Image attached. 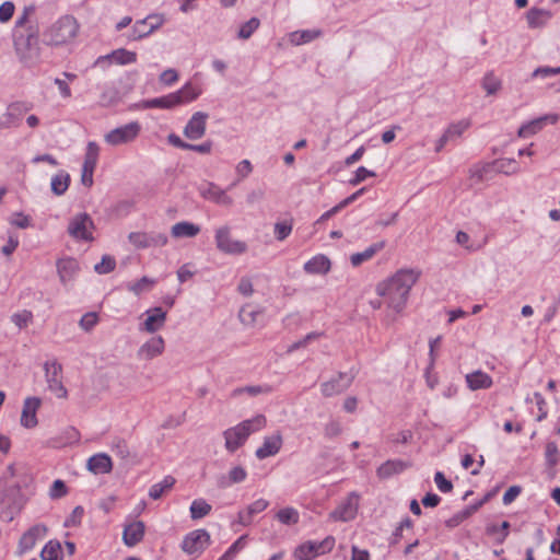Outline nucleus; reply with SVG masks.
<instances>
[{
    "mask_svg": "<svg viewBox=\"0 0 560 560\" xmlns=\"http://www.w3.org/2000/svg\"><path fill=\"white\" fill-rule=\"evenodd\" d=\"M420 277L415 269H399L390 278L376 285V293L395 313H400L408 301L409 292Z\"/></svg>",
    "mask_w": 560,
    "mask_h": 560,
    "instance_id": "f257e3e1",
    "label": "nucleus"
},
{
    "mask_svg": "<svg viewBox=\"0 0 560 560\" xmlns=\"http://www.w3.org/2000/svg\"><path fill=\"white\" fill-rule=\"evenodd\" d=\"M13 45L20 61L24 65L31 67L38 61L40 48L36 27L27 26L23 31H14Z\"/></svg>",
    "mask_w": 560,
    "mask_h": 560,
    "instance_id": "f03ea898",
    "label": "nucleus"
},
{
    "mask_svg": "<svg viewBox=\"0 0 560 560\" xmlns=\"http://www.w3.org/2000/svg\"><path fill=\"white\" fill-rule=\"evenodd\" d=\"M267 420L262 415H257L252 419H247L237 425L230 428L223 432L225 440V448L234 453L248 439L252 433L260 431L266 427Z\"/></svg>",
    "mask_w": 560,
    "mask_h": 560,
    "instance_id": "7ed1b4c3",
    "label": "nucleus"
},
{
    "mask_svg": "<svg viewBox=\"0 0 560 560\" xmlns=\"http://www.w3.org/2000/svg\"><path fill=\"white\" fill-rule=\"evenodd\" d=\"M79 32V24L71 15L61 16L43 34V40L49 46H61L72 42Z\"/></svg>",
    "mask_w": 560,
    "mask_h": 560,
    "instance_id": "20e7f679",
    "label": "nucleus"
},
{
    "mask_svg": "<svg viewBox=\"0 0 560 560\" xmlns=\"http://www.w3.org/2000/svg\"><path fill=\"white\" fill-rule=\"evenodd\" d=\"M214 243L217 249L225 255L238 256L245 254L248 249L244 241L233 237L232 228L228 224L214 230Z\"/></svg>",
    "mask_w": 560,
    "mask_h": 560,
    "instance_id": "39448f33",
    "label": "nucleus"
},
{
    "mask_svg": "<svg viewBox=\"0 0 560 560\" xmlns=\"http://www.w3.org/2000/svg\"><path fill=\"white\" fill-rule=\"evenodd\" d=\"M95 230L92 218L85 213L73 215L68 224V233L75 241L92 242L94 240L93 232Z\"/></svg>",
    "mask_w": 560,
    "mask_h": 560,
    "instance_id": "423d86ee",
    "label": "nucleus"
},
{
    "mask_svg": "<svg viewBox=\"0 0 560 560\" xmlns=\"http://www.w3.org/2000/svg\"><path fill=\"white\" fill-rule=\"evenodd\" d=\"M23 498L19 488H10L0 495V518L11 522L22 510Z\"/></svg>",
    "mask_w": 560,
    "mask_h": 560,
    "instance_id": "0eeeda50",
    "label": "nucleus"
},
{
    "mask_svg": "<svg viewBox=\"0 0 560 560\" xmlns=\"http://www.w3.org/2000/svg\"><path fill=\"white\" fill-rule=\"evenodd\" d=\"M141 132V125L138 121H131L117 127L104 136V140L109 145H120L133 142Z\"/></svg>",
    "mask_w": 560,
    "mask_h": 560,
    "instance_id": "6e6552de",
    "label": "nucleus"
},
{
    "mask_svg": "<svg viewBox=\"0 0 560 560\" xmlns=\"http://www.w3.org/2000/svg\"><path fill=\"white\" fill-rule=\"evenodd\" d=\"M44 371L48 389L58 398H67L68 390L62 382V365L56 360L46 361L44 363Z\"/></svg>",
    "mask_w": 560,
    "mask_h": 560,
    "instance_id": "1a4fd4ad",
    "label": "nucleus"
},
{
    "mask_svg": "<svg viewBox=\"0 0 560 560\" xmlns=\"http://www.w3.org/2000/svg\"><path fill=\"white\" fill-rule=\"evenodd\" d=\"M164 22L165 18L163 14H149L143 20H139L133 24L128 38L130 40L142 39L160 28Z\"/></svg>",
    "mask_w": 560,
    "mask_h": 560,
    "instance_id": "9d476101",
    "label": "nucleus"
},
{
    "mask_svg": "<svg viewBox=\"0 0 560 560\" xmlns=\"http://www.w3.org/2000/svg\"><path fill=\"white\" fill-rule=\"evenodd\" d=\"M128 240L137 249L162 247L167 244V236L160 232H131Z\"/></svg>",
    "mask_w": 560,
    "mask_h": 560,
    "instance_id": "9b49d317",
    "label": "nucleus"
},
{
    "mask_svg": "<svg viewBox=\"0 0 560 560\" xmlns=\"http://www.w3.org/2000/svg\"><path fill=\"white\" fill-rule=\"evenodd\" d=\"M33 108V105L27 102H13L11 103L7 112L0 116V128L8 129L11 127H18L22 120V117Z\"/></svg>",
    "mask_w": 560,
    "mask_h": 560,
    "instance_id": "f8f14e48",
    "label": "nucleus"
},
{
    "mask_svg": "<svg viewBox=\"0 0 560 560\" xmlns=\"http://www.w3.org/2000/svg\"><path fill=\"white\" fill-rule=\"evenodd\" d=\"M209 542L210 535L206 529H195L185 536L182 549L188 555H200Z\"/></svg>",
    "mask_w": 560,
    "mask_h": 560,
    "instance_id": "ddd939ff",
    "label": "nucleus"
},
{
    "mask_svg": "<svg viewBox=\"0 0 560 560\" xmlns=\"http://www.w3.org/2000/svg\"><path fill=\"white\" fill-rule=\"evenodd\" d=\"M137 61V54L135 51L127 50L125 48H118L113 50L110 54L100 56L94 61V67H100L102 69L107 68L108 66L115 65H130Z\"/></svg>",
    "mask_w": 560,
    "mask_h": 560,
    "instance_id": "4468645a",
    "label": "nucleus"
},
{
    "mask_svg": "<svg viewBox=\"0 0 560 560\" xmlns=\"http://www.w3.org/2000/svg\"><path fill=\"white\" fill-rule=\"evenodd\" d=\"M199 194L202 198L220 206L231 207L234 202L233 198L226 194V190L211 182L201 185L199 187Z\"/></svg>",
    "mask_w": 560,
    "mask_h": 560,
    "instance_id": "2eb2a0df",
    "label": "nucleus"
},
{
    "mask_svg": "<svg viewBox=\"0 0 560 560\" xmlns=\"http://www.w3.org/2000/svg\"><path fill=\"white\" fill-rule=\"evenodd\" d=\"M208 117L207 113L196 112L186 124L184 136L189 140L201 139L206 133Z\"/></svg>",
    "mask_w": 560,
    "mask_h": 560,
    "instance_id": "dca6fc26",
    "label": "nucleus"
},
{
    "mask_svg": "<svg viewBox=\"0 0 560 560\" xmlns=\"http://www.w3.org/2000/svg\"><path fill=\"white\" fill-rule=\"evenodd\" d=\"M353 378L354 375L340 372L331 380L322 384V394L325 397L338 395L351 385Z\"/></svg>",
    "mask_w": 560,
    "mask_h": 560,
    "instance_id": "f3484780",
    "label": "nucleus"
},
{
    "mask_svg": "<svg viewBox=\"0 0 560 560\" xmlns=\"http://www.w3.org/2000/svg\"><path fill=\"white\" fill-rule=\"evenodd\" d=\"M332 546V538H326L322 542L310 541L295 550V558L298 560H313L317 555L325 552L326 549H330Z\"/></svg>",
    "mask_w": 560,
    "mask_h": 560,
    "instance_id": "a211bd4d",
    "label": "nucleus"
},
{
    "mask_svg": "<svg viewBox=\"0 0 560 560\" xmlns=\"http://www.w3.org/2000/svg\"><path fill=\"white\" fill-rule=\"evenodd\" d=\"M559 120L558 114H547L539 118L533 119L532 121L524 124L518 129V137L521 138H527L530 136L536 135L538 131H540L544 126L547 124L555 125Z\"/></svg>",
    "mask_w": 560,
    "mask_h": 560,
    "instance_id": "6ab92c4d",
    "label": "nucleus"
},
{
    "mask_svg": "<svg viewBox=\"0 0 560 560\" xmlns=\"http://www.w3.org/2000/svg\"><path fill=\"white\" fill-rule=\"evenodd\" d=\"M283 444L282 434L278 431L272 435L265 436L264 442L260 447H258L255 452V455L258 459H265L270 456L277 455Z\"/></svg>",
    "mask_w": 560,
    "mask_h": 560,
    "instance_id": "aec40b11",
    "label": "nucleus"
},
{
    "mask_svg": "<svg viewBox=\"0 0 560 560\" xmlns=\"http://www.w3.org/2000/svg\"><path fill=\"white\" fill-rule=\"evenodd\" d=\"M358 511V498L351 494L331 513L330 517L334 521L348 522L355 517Z\"/></svg>",
    "mask_w": 560,
    "mask_h": 560,
    "instance_id": "412c9836",
    "label": "nucleus"
},
{
    "mask_svg": "<svg viewBox=\"0 0 560 560\" xmlns=\"http://www.w3.org/2000/svg\"><path fill=\"white\" fill-rule=\"evenodd\" d=\"M40 399L37 397H27L23 404L21 415V424L26 429L35 428L38 423L36 412L40 407Z\"/></svg>",
    "mask_w": 560,
    "mask_h": 560,
    "instance_id": "4be33fe9",
    "label": "nucleus"
},
{
    "mask_svg": "<svg viewBox=\"0 0 560 560\" xmlns=\"http://www.w3.org/2000/svg\"><path fill=\"white\" fill-rule=\"evenodd\" d=\"M165 342L161 336L150 338L138 350L137 355L141 360H152L164 351Z\"/></svg>",
    "mask_w": 560,
    "mask_h": 560,
    "instance_id": "5701e85b",
    "label": "nucleus"
},
{
    "mask_svg": "<svg viewBox=\"0 0 560 560\" xmlns=\"http://www.w3.org/2000/svg\"><path fill=\"white\" fill-rule=\"evenodd\" d=\"M79 269V262L74 258L67 257L57 261L58 276L63 285L74 279Z\"/></svg>",
    "mask_w": 560,
    "mask_h": 560,
    "instance_id": "b1692460",
    "label": "nucleus"
},
{
    "mask_svg": "<svg viewBox=\"0 0 560 560\" xmlns=\"http://www.w3.org/2000/svg\"><path fill=\"white\" fill-rule=\"evenodd\" d=\"M166 320V312L162 307H154L147 311V318L143 322L142 330L153 334L160 330Z\"/></svg>",
    "mask_w": 560,
    "mask_h": 560,
    "instance_id": "393cba45",
    "label": "nucleus"
},
{
    "mask_svg": "<svg viewBox=\"0 0 560 560\" xmlns=\"http://www.w3.org/2000/svg\"><path fill=\"white\" fill-rule=\"evenodd\" d=\"M145 526L142 521H135L125 526L122 540L126 546L133 547L138 545L144 536Z\"/></svg>",
    "mask_w": 560,
    "mask_h": 560,
    "instance_id": "a878e982",
    "label": "nucleus"
},
{
    "mask_svg": "<svg viewBox=\"0 0 560 560\" xmlns=\"http://www.w3.org/2000/svg\"><path fill=\"white\" fill-rule=\"evenodd\" d=\"M269 505V502L265 499H258L249 504L245 510L240 511L237 514V522L243 526H248L254 515L265 511Z\"/></svg>",
    "mask_w": 560,
    "mask_h": 560,
    "instance_id": "bb28decb",
    "label": "nucleus"
},
{
    "mask_svg": "<svg viewBox=\"0 0 560 560\" xmlns=\"http://www.w3.org/2000/svg\"><path fill=\"white\" fill-rule=\"evenodd\" d=\"M88 469L95 475L108 474L113 469L110 457L105 453L91 456L88 460Z\"/></svg>",
    "mask_w": 560,
    "mask_h": 560,
    "instance_id": "cd10ccee",
    "label": "nucleus"
},
{
    "mask_svg": "<svg viewBox=\"0 0 560 560\" xmlns=\"http://www.w3.org/2000/svg\"><path fill=\"white\" fill-rule=\"evenodd\" d=\"M466 383L470 390L487 389L492 386V377L481 370L466 375Z\"/></svg>",
    "mask_w": 560,
    "mask_h": 560,
    "instance_id": "c85d7f7f",
    "label": "nucleus"
},
{
    "mask_svg": "<svg viewBox=\"0 0 560 560\" xmlns=\"http://www.w3.org/2000/svg\"><path fill=\"white\" fill-rule=\"evenodd\" d=\"M331 267L330 260L325 255H316L304 264V271L310 275H326Z\"/></svg>",
    "mask_w": 560,
    "mask_h": 560,
    "instance_id": "c756f323",
    "label": "nucleus"
},
{
    "mask_svg": "<svg viewBox=\"0 0 560 560\" xmlns=\"http://www.w3.org/2000/svg\"><path fill=\"white\" fill-rule=\"evenodd\" d=\"M551 12L545 9L532 8L526 13L527 25L529 28L544 27L551 19Z\"/></svg>",
    "mask_w": 560,
    "mask_h": 560,
    "instance_id": "7c9ffc66",
    "label": "nucleus"
},
{
    "mask_svg": "<svg viewBox=\"0 0 560 560\" xmlns=\"http://www.w3.org/2000/svg\"><path fill=\"white\" fill-rule=\"evenodd\" d=\"M385 247V242L381 241L372 244L366 249L360 253H354L350 256V261L353 267H359L364 261H368L373 258L375 254L382 250Z\"/></svg>",
    "mask_w": 560,
    "mask_h": 560,
    "instance_id": "2f4dec72",
    "label": "nucleus"
},
{
    "mask_svg": "<svg viewBox=\"0 0 560 560\" xmlns=\"http://www.w3.org/2000/svg\"><path fill=\"white\" fill-rule=\"evenodd\" d=\"M179 105V98L176 94L170 93L168 95L156 97L152 100L144 101L142 103V108H164L170 109Z\"/></svg>",
    "mask_w": 560,
    "mask_h": 560,
    "instance_id": "473e14b6",
    "label": "nucleus"
},
{
    "mask_svg": "<svg viewBox=\"0 0 560 560\" xmlns=\"http://www.w3.org/2000/svg\"><path fill=\"white\" fill-rule=\"evenodd\" d=\"M199 232L200 226L188 221L177 222L172 226L171 230L172 236L175 238L195 237L199 234Z\"/></svg>",
    "mask_w": 560,
    "mask_h": 560,
    "instance_id": "72a5a7b5",
    "label": "nucleus"
},
{
    "mask_svg": "<svg viewBox=\"0 0 560 560\" xmlns=\"http://www.w3.org/2000/svg\"><path fill=\"white\" fill-rule=\"evenodd\" d=\"M407 468V464L400 459L387 460L382 464L376 474L381 479H387L393 475L399 474Z\"/></svg>",
    "mask_w": 560,
    "mask_h": 560,
    "instance_id": "f704fd0d",
    "label": "nucleus"
},
{
    "mask_svg": "<svg viewBox=\"0 0 560 560\" xmlns=\"http://www.w3.org/2000/svg\"><path fill=\"white\" fill-rule=\"evenodd\" d=\"M70 175L66 171H59L52 178H51V191L56 196L63 195L69 185H70Z\"/></svg>",
    "mask_w": 560,
    "mask_h": 560,
    "instance_id": "c9c22d12",
    "label": "nucleus"
},
{
    "mask_svg": "<svg viewBox=\"0 0 560 560\" xmlns=\"http://www.w3.org/2000/svg\"><path fill=\"white\" fill-rule=\"evenodd\" d=\"M322 36L320 30L295 31L290 34V42L296 46L310 43Z\"/></svg>",
    "mask_w": 560,
    "mask_h": 560,
    "instance_id": "e433bc0d",
    "label": "nucleus"
},
{
    "mask_svg": "<svg viewBox=\"0 0 560 560\" xmlns=\"http://www.w3.org/2000/svg\"><path fill=\"white\" fill-rule=\"evenodd\" d=\"M176 480L172 476H166L161 482L154 483L149 490V497L159 500L166 491L171 490Z\"/></svg>",
    "mask_w": 560,
    "mask_h": 560,
    "instance_id": "4c0bfd02",
    "label": "nucleus"
},
{
    "mask_svg": "<svg viewBox=\"0 0 560 560\" xmlns=\"http://www.w3.org/2000/svg\"><path fill=\"white\" fill-rule=\"evenodd\" d=\"M98 156H100L98 144L94 141L88 142L82 166L95 170L97 162H98Z\"/></svg>",
    "mask_w": 560,
    "mask_h": 560,
    "instance_id": "58836bf2",
    "label": "nucleus"
},
{
    "mask_svg": "<svg viewBox=\"0 0 560 560\" xmlns=\"http://www.w3.org/2000/svg\"><path fill=\"white\" fill-rule=\"evenodd\" d=\"M481 85L488 95H493L501 90L502 81L493 73V71H489L485 74Z\"/></svg>",
    "mask_w": 560,
    "mask_h": 560,
    "instance_id": "ea45409f",
    "label": "nucleus"
},
{
    "mask_svg": "<svg viewBox=\"0 0 560 560\" xmlns=\"http://www.w3.org/2000/svg\"><path fill=\"white\" fill-rule=\"evenodd\" d=\"M201 93V90L191 83H186L180 90L174 92L179 98V105L196 100Z\"/></svg>",
    "mask_w": 560,
    "mask_h": 560,
    "instance_id": "a19ab883",
    "label": "nucleus"
},
{
    "mask_svg": "<svg viewBox=\"0 0 560 560\" xmlns=\"http://www.w3.org/2000/svg\"><path fill=\"white\" fill-rule=\"evenodd\" d=\"M211 505L203 499L194 500L190 505V516L192 520H199L211 512Z\"/></svg>",
    "mask_w": 560,
    "mask_h": 560,
    "instance_id": "79ce46f5",
    "label": "nucleus"
},
{
    "mask_svg": "<svg viewBox=\"0 0 560 560\" xmlns=\"http://www.w3.org/2000/svg\"><path fill=\"white\" fill-rule=\"evenodd\" d=\"M42 560H62L61 546L58 541H49L40 552Z\"/></svg>",
    "mask_w": 560,
    "mask_h": 560,
    "instance_id": "37998d69",
    "label": "nucleus"
},
{
    "mask_svg": "<svg viewBox=\"0 0 560 560\" xmlns=\"http://www.w3.org/2000/svg\"><path fill=\"white\" fill-rule=\"evenodd\" d=\"M247 472L242 466L233 467L229 471V479L225 480L224 477H222V480L220 481L221 487H229L232 483H238L246 479Z\"/></svg>",
    "mask_w": 560,
    "mask_h": 560,
    "instance_id": "c03bdc74",
    "label": "nucleus"
},
{
    "mask_svg": "<svg viewBox=\"0 0 560 560\" xmlns=\"http://www.w3.org/2000/svg\"><path fill=\"white\" fill-rule=\"evenodd\" d=\"M276 517L284 525H294L300 520L299 512L294 508H284L279 510Z\"/></svg>",
    "mask_w": 560,
    "mask_h": 560,
    "instance_id": "a18cd8bd",
    "label": "nucleus"
},
{
    "mask_svg": "<svg viewBox=\"0 0 560 560\" xmlns=\"http://www.w3.org/2000/svg\"><path fill=\"white\" fill-rule=\"evenodd\" d=\"M110 448L121 459H127L130 456L128 443L124 438L115 436L112 441Z\"/></svg>",
    "mask_w": 560,
    "mask_h": 560,
    "instance_id": "49530a36",
    "label": "nucleus"
},
{
    "mask_svg": "<svg viewBox=\"0 0 560 560\" xmlns=\"http://www.w3.org/2000/svg\"><path fill=\"white\" fill-rule=\"evenodd\" d=\"M469 120L463 119L451 124L444 132L446 133V137L453 140L454 138L460 137L469 128Z\"/></svg>",
    "mask_w": 560,
    "mask_h": 560,
    "instance_id": "de8ad7c7",
    "label": "nucleus"
},
{
    "mask_svg": "<svg viewBox=\"0 0 560 560\" xmlns=\"http://www.w3.org/2000/svg\"><path fill=\"white\" fill-rule=\"evenodd\" d=\"M38 532H39V528L36 526V527H32L26 533H24L20 539V547L23 550L32 549L36 544Z\"/></svg>",
    "mask_w": 560,
    "mask_h": 560,
    "instance_id": "09e8293b",
    "label": "nucleus"
},
{
    "mask_svg": "<svg viewBox=\"0 0 560 560\" xmlns=\"http://www.w3.org/2000/svg\"><path fill=\"white\" fill-rule=\"evenodd\" d=\"M260 21L257 18H252L249 21L244 23L238 31V38L248 39L253 33L259 27Z\"/></svg>",
    "mask_w": 560,
    "mask_h": 560,
    "instance_id": "8fccbe9b",
    "label": "nucleus"
},
{
    "mask_svg": "<svg viewBox=\"0 0 560 560\" xmlns=\"http://www.w3.org/2000/svg\"><path fill=\"white\" fill-rule=\"evenodd\" d=\"M271 392V387L269 385H256V386H246L236 388L233 390V396H238L243 393H247L250 396H257L260 394H269Z\"/></svg>",
    "mask_w": 560,
    "mask_h": 560,
    "instance_id": "3c124183",
    "label": "nucleus"
},
{
    "mask_svg": "<svg viewBox=\"0 0 560 560\" xmlns=\"http://www.w3.org/2000/svg\"><path fill=\"white\" fill-rule=\"evenodd\" d=\"M116 267V260L108 255H104L102 260L94 266V270L100 275H106L113 271Z\"/></svg>",
    "mask_w": 560,
    "mask_h": 560,
    "instance_id": "603ef678",
    "label": "nucleus"
},
{
    "mask_svg": "<svg viewBox=\"0 0 560 560\" xmlns=\"http://www.w3.org/2000/svg\"><path fill=\"white\" fill-rule=\"evenodd\" d=\"M293 225L289 221L277 222L275 224V236L278 241H284L292 232Z\"/></svg>",
    "mask_w": 560,
    "mask_h": 560,
    "instance_id": "864d4df0",
    "label": "nucleus"
},
{
    "mask_svg": "<svg viewBox=\"0 0 560 560\" xmlns=\"http://www.w3.org/2000/svg\"><path fill=\"white\" fill-rule=\"evenodd\" d=\"M33 319V314L31 311L23 310L20 313H15L11 316L12 323H14L19 328H25Z\"/></svg>",
    "mask_w": 560,
    "mask_h": 560,
    "instance_id": "5fc2aeb1",
    "label": "nucleus"
},
{
    "mask_svg": "<svg viewBox=\"0 0 560 560\" xmlns=\"http://www.w3.org/2000/svg\"><path fill=\"white\" fill-rule=\"evenodd\" d=\"M67 493H68V489H67L66 483L62 480L57 479L52 482L50 490H49V497L51 499H60V498L65 497Z\"/></svg>",
    "mask_w": 560,
    "mask_h": 560,
    "instance_id": "6e6d98bb",
    "label": "nucleus"
},
{
    "mask_svg": "<svg viewBox=\"0 0 560 560\" xmlns=\"http://www.w3.org/2000/svg\"><path fill=\"white\" fill-rule=\"evenodd\" d=\"M97 322H98L97 314L94 312H90V313L84 314L81 317L79 325L83 330L90 331L94 328V326L97 324Z\"/></svg>",
    "mask_w": 560,
    "mask_h": 560,
    "instance_id": "4d7b16f0",
    "label": "nucleus"
},
{
    "mask_svg": "<svg viewBox=\"0 0 560 560\" xmlns=\"http://www.w3.org/2000/svg\"><path fill=\"white\" fill-rule=\"evenodd\" d=\"M84 514V510L81 505H78L73 509L70 516L65 521V526H78L81 524L82 517Z\"/></svg>",
    "mask_w": 560,
    "mask_h": 560,
    "instance_id": "13d9d810",
    "label": "nucleus"
},
{
    "mask_svg": "<svg viewBox=\"0 0 560 560\" xmlns=\"http://www.w3.org/2000/svg\"><path fill=\"white\" fill-rule=\"evenodd\" d=\"M155 283V280L151 279V278H148V277H142L140 280H138L137 282L132 283L130 287H129V290L132 291L133 293L136 294H140L141 292H143L148 287H152L153 284Z\"/></svg>",
    "mask_w": 560,
    "mask_h": 560,
    "instance_id": "bf43d9fd",
    "label": "nucleus"
},
{
    "mask_svg": "<svg viewBox=\"0 0 560 560\" xmlns=\"http://www.w3.org/2000/svg\"><path fill=\"white\" fill-rule=\"evenodd\" d=\"M434 481L441 492L447 493L453 490L452 481L447 480L441 471L435 472Z\"/></svg>",
    "mask_w": 560,
    "mask_h": 560,
    "instance_id": "052dcab7",
    "label": "nucleus"
},
{
    "mask_svg": "<svg viewBox=\"0 0 560 560\" xmlns=\"http://www.w3.org/2000/svg\"><path fill=\"white\" fill-rule=\"evenodd\" d=\"M557 74H560V67H538L533 71L532 78H547Z\"/></svg>",
    "mask_w": 560,
    "mask_h": 560,
    "instance_id": "680f3d73",
    "label": "nucleus"
},
{
    "mask_svg": "<svg viewBox=\"0 0 560 560\" xmlns=\"http://www.w3.org/2000/svg\"><path fill=\"white\" fill-rule=\"evenodd\" d=\"M375 176V173L372 172V171H369L366 170L364 166H360L357 171H355V175L353 178H351L349 180V183L352 185V186H357L359 185L360 183H362L363 180H365L368 177H373Z\"/></svg>",
    "mask_w": 560,
    "mask_h": 560,
    "instance_id": "e2e57ef3",
    "label": "nucleus"
},
{
    "mask_svg": "<svg viewBox=\"0 0 560 560\" xmlns=\"http://www.w3.org/2000/svg\"><path fill=\"white\" fill-rule=\"evenodd\" d=\"M341 431H342L341 424L339 421H336V420L329 421L325 425V429H324L325 436L329 438V439L338 436L341 433Z\"/></svg>",
    "mask_w": 560,
    "mask_h": 560,
    "instance_id": "0e129e2a",
    "label": "nucleus"
},
{
    "mask_svg": "<svg viewBox=\"0 0 560 560\" xmlns=\"http://www.w3.org/2000/svg\"><path fill=\"white\" fill-rule=\"evenodd\" d=\"M14 13V4L10 1H5L0 5V22H8Z\"/></svg>",
    "mask_w": 560,
    "mask_h": 560,
    "instance_id": "69168bd1",
    "label": "nucleus"
},
{
    "mask_svg": "<svg viewBox=\"0 0 560 560\" xmlns=\"http://www.w3.org/2000/svg\"><path fill=\"white\" fill-rule=\"evenodd\" d=\"M178 80V73L174 69H167L160 75V81L165 85H172Z\"/></svg>",
    "mask_w": 560,
    "mask_h": 560,
    "instance_id": "338daca9",
    "label": "nucleus"
},
{
    "mask_svg": "<svg viewBox=\"0 0 560 560\" xmlns=\"http://www.w3.org/2000/svg\"><path fill=\"white\" fill-rule=\"evenodd\" d=\"M237 291L244 295V296H249L253 294L254 292V289H253V283L250 281L249 278H242L238 282V285H237Z\"/></svg>",
    "mask_w": 560,
    "mask_h": 560,
    "instance_id": "774afa93",
    "label": "nucleus"
}]
</instances>
